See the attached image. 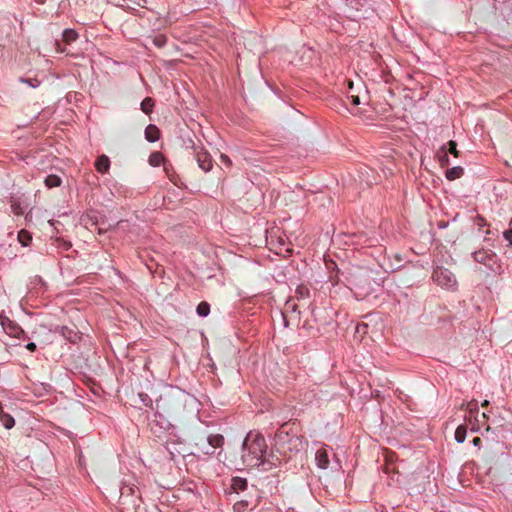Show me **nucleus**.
Here are the masks:
<instances>
[{
    "label": "nucleus",
    "instance_id": "9b49d317",
    "mask_svg": "<svg viewBox=\"0 0 512 512\" xmlns=\"http://www.w3.org/2000/svg\"><path fill=\"white\" fill-rule=\"evenodd\" d=\"M207 442L212 448H218L223 445L224 437L220 434L210 435L207 438Z\"/></svg>",
    "mask_w": 512,
    "mask_h": 512
},
{
    "label": "nucleus",
    "instance_id": "5701e85b",
    "mask_svg": "<svg viewBox=\"0 0 512 512\" xmlns=\"http://www.w3.org/2000/svg\"><path fill=\"white\" fill-rule=\"evenodd\" d=\"M448 146H449V152L454 156V157H458L459 156V151L457 150V144L455 141L453 140H450L448 142Z\"/></svg>",
    "mask_w": 512,
    "mask_h": 512
},
{
    "label": "nucleus",
    "instance_id": "ea45409f",
    "mask_svg": "<svg viewBox=\"0 0 512 512\" xmlns=\"http://www.w3.org/2000/svg\"><path fill=\"white\" fill-rule=\"evenodd\" d=\"M407 152H408V154H409V156H410V157H412V156H413V154H412V152H411V151H407Z\"/></svg>",
    "mask_w": 512,
    "mask_h": 512
},
{
    "label": "nucleus",
    "instance_id": "f257e3e1",
    "mask_svg": "<svg viewBox=\"0 0 512 512\" xmlns=\"http://www.w3.org/2000/svg\"><path fill=\"white\" fill-rule=\"evenodd\" d=\"M267 449L265 438L249 432L244 439L242 448V461L247 467H259L264 464V455Z\"/></svg>",
    "mask_w": 512,
    "mask_h": 512
},
{
    "label": "nucleus",
    "instance_id": "a211bd4d",
    "mask_svg": "<svg viewBox=\"0 0 512 512\" xmlns=\"http://www.w3.org/2000/svg\"><path fill=\"white\" fill-rule=\"evenodd\" d=\"M18 241L23 246H28L32 241V236L28 231L23 229V230L19 231V233H18Z\"/></svg>",
    "mask_w": 512,
    "mask_h": 512
},
{
    "label": "nucleus",
    "instance_id": "2eb2a0df",
    "mask_svg": "<svg viewBox=\"0 0 512 512\" xmlns=\"http://www.w3.org/2000/svg\"><path fill=\"white\" fill-rule=\"evenodd\" d=\"M0 421L6 429H11L15 425L14 418L4 412L0 414Z\"/></svg>",
    "mask_w": 512,
    "mask_h": 512
},
{
    "label": "nucleus",
    "instance_id": "aec40b11",
    "mask_svg": "<svg viewBox=\"0 0 512 512\" xmlns=\"http://www.w3.org/2000/svg\"><path fill=\"white\" fill-rule=\"evenodd\" d=\"M196 310L199 316L206 317L210 312V305L207 302H201Z\"/></svg>",
    "mask_w": 512,
    "mask_h": 512
},
{
    "label": "nucleus",
    "instance_id": "6ab92c4d",
    "mask_svg": "<svg viewBox=\"0 0 512 512\" xmlns=\"http://www.w3.org/2000/svg\"><path fill=\"white\" fill-rule=\"evenodd\" d=\"M467 432V427L465 425H460L457 427L455 431V439L457 442L462 443L465 440Z\"/></svg>",
    "mask_w": 512,
    "mask_h": 512
},
{
    "label": "nucleus",
    "instance_id": "c756f323",
    "mask_svg": "<svg viewBox=\"0 0 512 512\" xmlns=\"http://www.w3.org/2000/svg\"><path fill=\"white\" fill-rule=\"evenodd\" d=\"M503 236L509 242V244H512V228L505 231Z\"/></svg>",
    "mask_w": 512,
    "mask_h": 512
},
{
    "label": "nucleus",
    "instance_id": "39448f33",
    "mask_svg": "<svg viewBox=\"0 0 512 512\" xmlns=\"http://www.w3.org/2000/svg\"><path fill=\"white\" fill-rule=\"evenodd\" d=\"M315 460H316L317 466L319 468H321V469L328 468L329 458H328V453L325 449L322 448L316 452Z\"/></svg>",
    "mask_w": 512,
    "mask_h": 512
},
{
    "label": "nucleus",
    "instance_id": "a878e982",
    "mask_svg": "<svg viewBox=\"0 0 512 512\" xmlns=\"http://www.w3.org/2000/svg\"><path fill=\"white\" fill-rule=\"evenodd\" d=\"M153 42L157 47H163L166 43V38H165V36H162V35L157 36L154 38Z\"/></svg>",
    "mask_w": 512,
    "mask_h": 512
},
{
    "label": "nucleus",
    "instance_id": "f8f14e48",
    "mask_svg": "<svg viewBox=\"0 0 512 512\" xmlns=\"http://www.w3.org/2000/svg\"><path fill=\"white\" fill-rule=\"evenodd\" d=\"M295 293H296V298L298 300H305V299H308L310 296V290L304 284L297 286Z\"/></svg>",
    "mask_w": 512,
    "mask_h": 512
},
{
    "label": "nucleus",
    "instance_id": "cd10ccee",
    "mask_svg": "<svg viewBox=\"0 0 512 512\" xmlns=\"http://www.w3.org/2000/svg\"><path fill=\"white\" fill-rule=\"evenodd\" d=\"M347 100L353 105V106H357L360 104V98L358 95H350V96H347Z\"/></svg>",
    "mask_w": 512,
    "mask_h": 512
},
{
    "label": "nucleus",
    "instance_id": "dca6fc26",
    "mask_svg": "<svg viewBox=\"0 0 512 512\" xmlns=\"http://www.w3.org/2000/svg\"><path fill=\"white\" fill-rule=\"evenodd\" d=\"M140 106H141V110L145 114H150L154 107V100L150 97H146L143 99Z\"/></svg>",
    "mask_w": 512,
    "mask_h": 512
},
{
    "label": "nucleus",
    "instance_id": "7c9ffc66",
    "mask_svg": "<svg viewBox=\"0 0 512 512\" xmlns=\"http://www.w3.org/2000/svg\"><path fill=\"white\" fill-rule=\"evenodd\" d=\"M367 324L365 323H361V324H358L357 327H356V330L357 332H363V333H366V329H367Z\"/></svg>",
    "mask_w": 512,
    "mask_h": 512
},
{
    "label": "nucleus",
    "instance_id": "4468645a",
    "mask_svg": "<svg viewBox=\"0 0 512 512\" xmlns=\"http://www.w3.org/2000/svg\"><path fill=\"white\" fill-rule=\"evenodd\" d=\"M164 163V157L160 152H153L149 156V164L154 167H158Z\"/></svg>",
    "mask_w": 512,
    "mask_h": 512
},
{
    "label": "nucleus",
    "instance_id": "f03ea898",
    "mask_svg": "<svg viewBox=\"0 0 512 512\" xmlns=\"http://www.w3.org/2000/svg\"><path fill=\"white\" fill-rule=\"evenodd\" d=\"M466 409L468 414L465 415V421L468 425H470L472 431H477L480 429V422L479 419V409H478V403L475 400H472L467 403ZM483 422L487 421L488 417L485 413H482L480 415Z\"/></svg>",
    "mask_w": 512,
    "mask_h": 512
},
{
    "label": "nucleus",
    "instance_id": "f704fd0d",
    "mask_svg": "<svg viewBox=\"0 0 512 512\" xmlns=\"http://www.w3.org/2000/svg\"><path fill=\"white\" fill-rule=\"evenodd\" d=\"M481 442H482V441H481L480 437H475V438L473 439V444H474L475 446H480Z\"/></svg>",
    "mask_w": 512,
    "mask_h": 512
},
{
    "label": "nucleus",
    "instance_id": "72a5a7b5",
    "mask_svg": "<svg viewBox=\"0 0 512 512\" xmlns=\"http://www.w3.org/2000/svg\"><path fill=\"white\" fill-rule=\"evenodd\" d=\"M221 159H222V161H223L225 164H228V165H229V164H231V161H230V159H229V157H228V156H226V155H222V156H221Z\"/></svg>",
    "mask_w": 512,
    "mask_h": 512
},
{
    "label": "nucleus",
    "instance_id": "4be33fe9",
    "mask_svg": "<svg viewBox=\"0 0 512 512\" xmlns=\"http://www.w3.org/2000/svg\"><path fill=\"white\" fill-rule=\"evenodd\" d=\"M247 507H248V502L241 500V501H237L233 505V510H234V512H244L247 509Z\"/></svg>",
    "mask_w": 512,
    "mask_h": 512
},
{
    "label": "nucleus",
    "instance_id": "bb28decb",
    "mask_svg": "<svg viewBox=\"0 0 512 512\" xmlns=\"http://www.w3.org/2000/svg\"><path fill=\"white\" fill-rule=\"evenodd\" d=\"M139 397L142 401V403L145 405V406H150L152 404V400L150 399V397L145 394V393H139Z\"/></svg>",
    "mask_w": 512,
    "mask_h": 512
},
{
    "label": "nucleus",
    "instance_id": "473e14b6",
    "mask_svg": "<svg viewBox=\"0 0 512 512\" xmlns=\"http://www.w3.org/2000/svg\"><path fill=\"white\" fill-rule=\"evenodd\" d=\"M26 348L29 350V351H34L36 349V344L31 342V343H28Z\"/></svg>",
    "mask_w": 512,
    "mask_h": 512
},
{
    "label": "nucleus",
    "instance_id": "2f4dec72",
    "mask_svg": "<svg viewBox=\"0 0 512 512\" xmlns=\"http://www.w3.org/2000/svg\"><path fill=\"white\" fill-rule=\"evenodd\" d=\"M287 308H291L292 310H296V305L294 304L293 300H289L286 303Z\"/></svg>",
    "mask_w": 512,
    "mask_h": 512
},
{
    "label": "nucleus",
    "instance_id": "b1692460",
    "mask_svg": "<svg viewBox=\"0 0 512 512\" xmlns=\"http://www.w3.org/2000/svg\"><path fill=\"white\" fill-rule=\"evenodd\" d=\"M289 446L287 447V450L292 451L293 448H297L298 444L301 443V440L299 437L294 436L289 440Z\"/></svg>",
    "mask_w": 512,
    "mask_h": 512
},
{
    "label": "nucleus",
    "instance_id": "4c0bfd02",
    "mask_svg": "<svg viewBox=\"0 0 512 512\" xmlns=\"http://www.w3.org/2000/svg\"><path fill=\"white\" fill-rule=\"evenodd\" d=\"M38 4H44L47 0H35Z\"/></svg>",
    "mask_w": 512,
    "mask_h": 512
},
{
    "label": "nucleus",
    "instance_id": "393cba45",
    "mask_svg": "<svg viewBox=\"0 0 512 512\" xmlns=\"http://www.w3.org/2000/svg\"><path fill=\"white\" fill-rule=\"evenodd\" d=\"M12 211L16 215H22L24 213L23 209L21 208L20 204L17 202H12L11 204Z\"/></svg>",
    "mask_w": 512,
    "mask_h": 512
},
{
    "label": "nucleus",
    "instance_id": "c85d7f7f",
    "mask_svg": "<svg viewBox=\"0 0 512 512\" xmlns=\"http://www.w3.org/2000/svg\"><path fill=\"white\" fill-rule=\"evenodd\" d=\"M10 333L14 336V337H19L20 333H23V330L20 328V327H11V331Z\"/></svg>",
    "mask_w": 512,
    "mask_h": 512
},
{
    "label": "nucleus",
    "instance_id": "1a4fd4ad",
    "mask_svg": "<svg viewBox=\"0 0 512 512\" xmlns=\"http://www.w3.org/2000/svg\"><path fill=\"white\" fill-rule=\"evenodd\" d=\"M231 488L235 492L244 491L247 488V480L240 477H235L232 479Z\"/></svg>",
    "mask_w": 512,
    "mask_h": 512
},
{
    "label": "nucleus",
    "instance_id": "c9c22d12",
    "mask_svg": "<svg viewBox=\"0 0 512 512\" xmlns=\"http://www.w3.org/2000/svg\"><path fill=\"white\" fill-rule=\"evenodd\" d=\"M447 163H448V158H447V156L445 155V156H444V159H441V165H442V166H444V165H447Z\"/></svg>",
    "mask_w": 512,
    "mask_h": 512
},
{
    "label": "nucleus",
    "instance_id": "6e6552de",
    "mask_svg": "<svg viewBox=\"0 0 512 512\" xmlns=\"http://www.w3.org/2000/svg\"><path fill=\"white\" fill-rule=\"evenodd\" d=\"M168 404H169V400L168 398L166 397H163L161 396L157 401H156V406L158 409L162 410L165 414H167L168 416H171L174 412L173 409H171L170 407H168Z\"/></svg>",
    "mask_w": 512,
    "mask_h": 512
},
{
    "label": "nucleus",
    "instance_id": "a19ab883",
    "mask_svg": "<svg viewBox=\"0 0 512 512\" xmlns=\"http://www.w3.org/2000/svg\"><path fill=\"white\" fill-rule=\"evenodd\" d=\"M510 225L512 226V221L510 222Z\"/></svg>",
    "mask_w": 512,
    "mask_h": 512
},
{
    "label": "nucleus",
    "instance_id": "0eeeda50",
    "mask_svg": "<svg viewBox=\"0 0 512 512\" xmlns=\"http://www.w3.org/2000/svg\"><path fill=\"white\" fill-rule=\"evenodd\" d=\"M95 168L99 173H106L110 168V160L106 155H101L95 162Z\"/></svg>",
    "mask_w": 512,
    "mask_h": 512
},
{
    "label": "nucleus",
    "instance_id": "58836bf2",
    "mask_svg": "<svg viewBox=\"0 0 512 512\" xmlns=\"http://www.w3.org/2000/svg\"><path fill=\"white\" fill-rule=\"evenodd\" d=\"M348 85H349V88L352 89L353 87V82L352 81H348Z\"/></svg>",
    "mask_w": 512,
    "mask_h": 512
},
{
    "label": "nucleus",
    "instance_id": "7ed1b4c3",
    "mask_svg": "<svg viewBox=\"0 0 512 512\" xmlns=\"http://www.w3.org/2000/svg\"><path fill=\"white\" fill-rule=\"evenodd\" d=\"M433 280L441 287L453 289L456 284V278L452 272L443 267H437L433 272Z\"/></svg>",
    "mask_w": 512,
    "mask_h": 512
},
{
    "label": "nucleus",
    "instance_id": "9d476101",
    "mask_svg": "<svg viewBox=\"0 0 512 512\" xmlns=\"http://www.w3.org/2000/svg\"><path fill=\"white\" fill-rule=\"evenodd\" d=\"M463 175V168L460 166L447 169L446 178L450 181L460 178Z\"/></svg>",
    "mask_w": 512,
    "mask_h": 512
},
{
    "label": "nucleus",
    "instance_id": "e433bc0d",
    "mask_svg": "<svg viewBox=\"0 0 512 512\" xmlns=\"http://www.w3.org/2000/svg\"><path fill=\"white\" fill-rule=\"evenodd\" d=\"M488 405H489V401H488V400H485V401L482 403V406H483V407H486V406H488Z\"/></svg>",
    "mask_w": 512,
    "mask_h": 512
},
{
    "label": "nucleus",
    "instance_id": "f3484780",
    "mask_svg": "<svg viewBox=\"0 0 512 512\" xmlns=\"http://www.w3.org/2000/svg\"><path fill=\"white\" fill-rule=\"evenodd\" d=\"M45 185L48 187V188H54V187H58L61 185V179L59 176L57 175H48L46 178H45Z\"/></svg>",
    "mask_w": 512,
    "mask_h": 512
},
{
    "label": "nucleus",
    "instance_id": "20e7f679",
    "mask_svg": "<svg viewBox=\"0 0 512 512\" xmlns=\"http://www.w3.org/2000/svg\"><path fill=\"white\" fill-rule=\"evenodd\" d=\"M199 167L207 172L212 168V160L206 152H198L196 155Z\"/></svg>",
    "mask_w": 512,
    "mask_h": 512
},
{
    "label": "nucleus",
    "instance_id": "412c9836",
    "mask_svg": "<svg viewBox=\"0 0 512 512\" xmlns=\"http://www.w3.org/2000/svg\"><path fill=\"white\" fill-rule=\"evenodd\" d=\"M288 438V434L285 433L284 431H279L277 434H276V444L281 446L285 451H286V448L284 446V442H285V439Z\"/></svg>",
    "mask_w": 512,
    "mask_h": 512
},
{
    "label": "nucleus",
    "instance_id": "423d86ee",
    "mask_svg": "<svg viewBox=\"0 0 512 512\" xmlns=\"http://www.w3.org/2000/svg\"><path fill=\"white\" fill-rule=\"evenodd\" d=\"M145 138L149 142H156L160 138V130L156 125L149 124L145 129Z\"/></svg>",
    "mask_w": 512,
    "mask_h": 512
},
{
    "label": "nucleus",
    "instance_id": "ddd939ff",
    "mask_svg": "<svg viewBox=\"0 0 512 512\" xmlns=\"http://www.w3.org/2000/svg\"><path fill=\"white\" fill-rule=\"evenodd\" d=\"M62 37H63V41L66 44H70L78 38V34L73 29H66L63 31Z\"/></svg>",
    "mask_w": 512,
    "mask_h": 512
}]
</instances>
